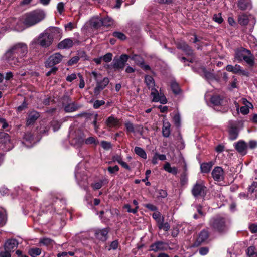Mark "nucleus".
I'll return each mask as SVG.
<instances>
[{"label":"nucleus","mask_w":257,"mask_h":257,"mask_svg":"<svg viewBox=\"0 0 257 257\" xmlns=\"http://www.w3.org/2000/svg\"><path fill=\"white\" fill-rule=\"evenodd\" d=\"M209 237V232L206 230H202L199 234L196 240L193 243V247H197L205 242Z\"/></svg>","instance_id":"obj_17"},{"label":"nucleus","mask_w":257,"mask_h":257,"mask_svg":"<svg viewBox=\"0 0 257 257\" xmlns=\"http://www.w3.org/2000/svg\"><path fill=\"white\" fill-rule=\"evenodd\" d=\"M163 169L166 172L172 173L173 175H176L178 173V169L176 167H171L169 162H166L163 166Z\"/></svg>","instance_id":"obj_30"},{"label":"nucleus","mask_w":257,"mask_h":257,"mask_svg":"<svg viewBox=\"0 0 257 257\" xmlns=\"http://www.w3.org/2000/svg\"><path fill=\"white\" fill-rule=\"evenodd\" d=\"M11 252L9 250L5 249L0 251V257H11Z\"/></svg>","instance_id":"obj_60"},{"label":"nucleus","mask_w":257,"mask_h":257,"mask_svg":"<svg viewBox=\"0 0 257 257\" xmlns=\"http://www.w3.org/2000/svg\"><path fill=\"white\" fill-rule=\"evenodd\" d=\"M249 229L250 231L252 233H256L257 232V225L255 224H252L249 225Z\"/></svg>","instance_id":"obj_64"},{"label":"nucleus","mask_w":257,"mask_h":257,"mask_svg":"<svg viewBox=\"0 0 257 257\" xmlns=\"http://www.w3.org/2000/svg\"><path fill=\"white\" fill-rule=\"evenodd\" d=\"M226 70L228 72H232L234 74H239L244 76H248V72L242 69V67L238 64L234 66L227 65L226 67Z\"/></svg>","instance_id":"obj_16"},{"label":"nucleus","mask_w":257,"mask_h":257,"mask_svg":"<svg viewBox=\"0 0 257 257\" xmlns=\"http://www.w3.org/2000/svg\"><path fill=\"white\" fill-rule=\"evenodd\" d=\"M108 183V180L106 178H103L91 184V186L94 190H98L100 189L102 186L107 184Z\"/></svg>","instance_id":"obj_29"},{"label":"nucleus","mask_w":257,"mask_h":257,"mask_svg":"<svg viewBox=\"0 0 257 257\" xmlns=\"http://www.w3.org/2000/svg\"><path fill=\"white\" fill-rule=\"evenodd\" d=\"M188 182V178L186 174L184 173L181 175L180 177V183L181 185H185L187 184Z\"/></svg>","instance_id":"obj_53"},{"label":"nucleus","mask_w":257,"mask_h":257,"mask_svg":"<svg viewBox=\"0 0 257 257\" xmlns=\"http://www.w3.org/2000/svg\"><path fill=\"white\" fill-rule=\"evenodd\" d=\"M145 82L149 89H151V95L153 97L152 101L154 102H160L162 104H166L167 102L164 95H160L158 91L154 88L155 81L153 77L150 75H146L145 77Z\"/></svg>","instance_id":"obj_6"},{"label":"nucleus","mask_w":257,"mask_h":257,"mask_svg":"<svg viewBox=\"0 0 257 257\" xmlns=\"http://www.w3.org/2000/svg\"><path fill=\"white\" fill-rule=\"evenodd\" d=\"M211 102L215 106L221 105L223 100L219 95H214L211 97L210 99Z\"/></svg>","instance_id":"obj_38"},{"label":"nucleus","mask_w":257,"mask_h":257,"mask_svg":"<svg viewBox=\"0 0 257 257\" xmlns=\"http://www.w3.org/2000/svg\"><path fill=\"white\" fill-rule=\"evenodd\" d=\"M69 140L70 143L77 148H80L85 142L87 145L98 144V141L94 137H89L85 140V136L80 130L71 128L69 132Z\"/></svg>","instance_id":"obj_2"},{"label":"nucleus","mask_w":257,"mask_h":257,"mask_svg":"<svg viewBox=\"0 0 257 257\" xmlns=\"http://www.w3.org/2000/svg\"><path fill=\"white\" fill-rule=\"evenodd\" d=\"M134 152L138 156L143 159H147V154L143 149L139 147H135Z\"/></svg>","instance_id":"obj_36"},{"label":"nucleus","mask_w":257,"mask_h":257,"mask_svg":"<svg viewBox=\"0 0 257 257\" xmlns=\"http://www.w3.org/2000/svg\"><path fill=\"white\" fill-rule=\"evenodd\" d=\"M113 36L121 40H123L126 39L125 35L123 33L120 32H114L113 33Z\"/></svg>","instance_id":"obj_49"},{"label":"nucleus","mask_w":257,"mask_h":257,"mask_svg":"<svg viewBox=\"0 0 257 257\" xmlns=\"http://www.w3.org/2000/svg\"><path fill=\"white\" fill-rule=\"evenodd\" d=\"M238 135V130L236 126H231L229 130V138L231 140H235Z\"/></svg>","instance_id":"obj_32"},{"label":"nucleus","mask_w":257,"mask_h":257,"mask_svg":"<svg viewBox=\"0 0 257 257\" xmlns=\"http://www.w3.org/2000/svg\"><path fill=\"white\" fill-rule=\"evenodd\" d=\"M112 54L111 53H107L105 55H104L102 57L103 60L106 62H109L112 60Z\"/></svg>","instance_id":"obj_48"},{"label":"nucleus","mask_w":257,"mask_h":257,"mask_svg":"<svg viewBox=\"0 0 257 257\" xmlns=\"http://www.w3.org/2000/svg\"><path fill=\"white\" fill-rule=\"evenodd\" d=\"M167 248L168 245L166 243L162 241H157L150 246V250L154 252H158L166 250Z\"/></svg>","instance_id":"obj_19"},{"label":"nucleus","mask_w":257,"mask_h":257,"mask_svg":"<svg viewBox=\"0 0 257 257\" xmlns=\"http://www.w3.org/2000/svg\"><path fill=\"white\" fill-rule=\"evenodd\" d=\"M0 143L5 145L10 143V136L4 132H0Z\"/></svg>","instance_id":"obj_35"},{"label":"nucleus","mask_w":257,"mask_h":257,"mask_svg":"<svg viewBox=\"0 0 257 257\" xmlns=\"http://www.w3.org/2000/svg\"><path fill=\"white\" fill-rule=\"evenodd\" d=\"M249 198L253 200L257 199V181H253L248 188Z\"/></svg>","instance_id":"obj_23"},{"label":"nucleus","mask_w":257,"mask_h":257,"mask_svg":"<svg viewBox=\"0 0 257 257\" xmlns=\"http://www.w3.org/2000/svg\"><path fill=\"white\" fill-rule=\"evenodd\" d=\"M101 145L102 147L105 150H109L112 147L111 144L110 142H107L105 141H102L101 142Z\"/></svg>","instance_id":"obj_51"},{"label":"nucleus","mask_w":257,"mask_h":257,"mask_svg":"<svg viewBox=\"0 0 257 257\" xmlns=\"http://www.w3.org/2000/svg\"><path fill=\"white\" fill-rule=\"evenodd\" d=\"M63 104L64 110L67 112H72L76 111L80 108V105L73 102L68 96L63 98Z\"/></svg>","instance_id":"obj_11"},{"label":"nucleus","mask_w":257,"mask_h":257,"mask_svg":"<svg viewBox=\"0 0 257 257\" xmlns=\"http://www.w3.org/2000/svg\"><path fill=\"white\" fill-rule=\"evenodd\" d=\"M73 41L71 38H66L58 44V47L61 49H69L73 46Z\"/></svg>","instance_id":"obj_25"},{"label":"nucleus","mask_w":257,"mask_h":257,"mask_svg":"<svg viewBox=\"0 0 257 257\" xmlns=\"http://www.w3.org/2000/svg\"><path fill=\"white\" fill-rule=\"evenodd\" d=\"M247 254L248 257H257V252L255 250V247H249L247 250Z\"/></svg>","instance_id":"obj_43"},{"label":"nucleus","mask_w":257,"mask_h":257,"mask_svg":"<svg viewBox=\"0 0 257 257\" xmlns=\"http://www.w3.org/2000/svg\"><path fill=\"white\" fill-rule=\"evenodd\" d=\"M90 23L91 25L95 28H98L102 26V19L98 18H94L92 19Z\"/></svg>","instance_id":"obj_39"},{"label":"nucleus","mask_w":257,"mask_h":257,"mask_svg":"<svg viewBox=\"0 0 257 257\" xmlns=\"http://www.w3.org/2000/svg\"><path fill=\"white\" fill-rule=\"evenodd\" d=\"M6 214L4 210H0V226L4 225L6 222Z\"/></svg>","instance_id":"obj_42"},{"label":"nucleus","mask_w":257,"mask_h":257,"mask_svg":"<svg viewBox=\"0 0 257 257\" xmlns=\"http://www.w3.org/2000/svg\"><path fill=\"white\" fill-rule=\"evenodd\" d=\"M118 245V242L117 240L113 241L110 245V248L108 249L109 250L111 249L115 250L117 248Z\"/></svg>","instance_id":"obj_62"},{"label":"nucleus","mask_w":257,"mask_h":257,"mask_svg":"<svg viewBox=\"0 0 257 257\" xmlns=\"http://www.w3.org/2000/svg\"><path fill=\"white\" fill-rule=\"evenodd\" d=\"M123 161L122 160V157H121V156L118 155V154H116L115 155H114L113 157H112V161L114 162H117L118 164H120V162Z\"/></svg>","instance_id":"obj_61"},{"label":"nucleus","mask_w":257,"mask_h":257,"mask_svg":"<svg viewBox=\"0 0 257 257\" xmlns=\"http://www.w3.org/2000/svg\"><path fill=\"white\" fill-rule=\"evenodd\" d=\"M18 245V242L16 239H10L6 241L4 244V249L12 252L17 247Z\"/></svg>","instance_id":"obj_20"},{"label":"nucleus","mask_w":257,"mask_h":257,"mask_svg":"<svg viewBox=\"0 0 257 257\" xmlns=\"http://www.w3.org/2000/svg\"><path fill=\"white\" fill-rule=\"evenodd\" d=\"M105 124L109 128H118L120 126L121 123L120 119L111 115L105 120Z\"/></svg>","instance_id":"obj_18"},{"label":"nucleus","mask_w":257,"mask_h":257,"mask_svg":"<svg viewBox=\"0 0 257 257\" xmlns=\"http://www.w3.org/2000/svg\"><path fill=\"white\" fill-rule=\"evenodd\" d=\"M63 56L59 53H56L51 55L46 62V66L52 67L59 63L62 60Z\"/></svg>","instance_id":"obj_15"},{"label":"nucleus","mask_w":257,"mask_h":257,"mask_svg":"<svg viewBox=\"0 0 257 257\" xmlns=\"http://www.w3.org/2000/svg\"><path fill=\"white\" fill-rule=\"evenodd\" d=\"M164 219L158 224V227L160 229H163L165 231H168L169 229L170 226L168 223H163Z\"/></svg>","instance_id":"obj_47"},{"label":"nucleus","mask_w":257,"mask_h":257,"mask_svg":"<svg viewBox=\"0 0 257 257\" xmlns=\"http://www.w3.org/2000/svg\"><path fill=\"white\" fill-rule=\"evenodd\" d=\"M170 124L168 122H164L162 127V134L164 137H168L170 134Z\"/></svg>","instance_id":"obj_34"},{"label":"nucleus","mask_w":257,"mask_h":257,"mask_svg":"<svg viewBox=\"0 0 257 257\" xmlns=\"http://www.w3.org/2000/svg\"><path fill=\"white\" fill-rule=\"evenodd\" d=\"M129 58L126 54L121 55L119 58H114L112 62V67L115 70H123L125 63Z\"/></svg>","instance_id":"obj_12"},{"label":"nucleus","mask_w":257,"mask_h":257,"mask_svg":"<svg viewBox=\"0 0 257 257\" xmlns=\"http://www.w3.org/2000/svg\"><path fill=\"white\" fill-rule=\"evenodd\" d=\"M237 5L238 8L243 11L250 9L252 7L250 0H238Z\"/></svg>","instance_id":"obj_26"},{"label":"nucleus","mask_w":257,"mask_h":257,"mask_svg":"<svg viewBox=\"0 0 257 257\" xmlns=\"http://www.w3.org/2000/svg\"><path fill=\"white\" fill-rule=\"evenodd\" d=\"M40 114L38 112L33 111L31 112L28 117L27 120V125L33 124L35 121L39 118Z\"/></svg>","instance_id":"obj_27"},{"label":"nucleus","mask_w":257,"mask_h":257,"mask_svg":"<svg viewBox=\"0 0 257 257\" xmlns=\"http://www.w3.org/2000/svg\"><path fill=\"white\" fill-rule=\"evenodd\" d=\"M152 217L155 220L157 224L161 223V221L163 220V217L159 212H154L152 215Z\"/></svg>","instance_id":"obj_44"},{"label":"nucleus","mask_w":257,"mask_h":257,"mask_svg":"<svg viewBox=\"0 0 257 257\" xmlns=\"http://www.w3.org/2000/svg\"><path fill=\"white\" fill-rule=\"evenodd\" d=\"M46 16L44 10L38 9L23 15L22 17V21L27 27H29L43 21Z\"/></svg>","instance_id":"obj_3"},{"label":"nucleus","mask_w":257,"mask_h":257,"mask_svg":"<svg viewBox=\"0 0 257 257\" xmlns=\"http://www.w3.org/2000/svg\"><path fill=\"white\" fill-rule=\"evenodd\" d=\"M24 141L22 142L23 144H26V142H30L32 145H26L27 147H32V145L36 143V141L34 139L33 135L30 132L25 133L24 136Z\"/></svg>","instance_id":"obj_28"},{"label":"nucleus","mask_w":257,"mask_h":257,"mask_svg":"<svg viewBox=\"0 0 257 257\" xmlns=\"http://www.w3.org/2000/svg\"><path fill=\"white\" fill-rule=\"evenodd\" d=\"M65 4L63 2H59L57 6V9L60 14H62L64 10Z\"/></svg>","instance_id":"obj_58"},{"label":"nucleus","mask_w":257,"mask_h":257,"mask_svg":"<svg viewBox=\"0 0 257 257\" xmlns=\"http://www.w3.org/2000/svg\"><path fill=\"white\" fill-rule=\"evenodd\" d=\"M124 208L127 209L128 212L135 214L137 212L138 206L136 207L134 209H131L130 205L127 204L124 206Z\"/></svg>","instance_id":"obj_52"},{"label":"nucleus","mask_w":257,"mask_h":257,"mask_svg":"<svg viewBox=\"0 0 257 257\" xmlns=\"http://www.w3.org/2000/svg\"><path fill=\"white\" fill-rule=\"evenodd\" d=\"M213 20L215 22L221 24L223 22V18L221 17V14H215L213 16Z\"/></svg>","instance_id":"obj_57"},{"label":"nucleus","mask_w":257,"mask_h":257,"mask_svg":"<svg viewBox=\"0 0 257 257\" xmlns=\"http://www.w3.org/2000/svg\"><path fill=\"white\" fill-rule=\"evenodd\" d=\"M42 249L38 247H32L28 250L29 254L32 257H37L40 255Z\"/></svg>","instance_id":"obj_33"},{"label":"nucleus","mask_w":257,"mask_h":257,"mask_svg":"<svg viewBox=\"0 0 257 257\" xmlns=\"http://www.w3.org/2000/svg\"><path fill=\"white\" fill-rule=\"evenodd\" d=\"M102 25L105 26H110L113 25V20L110 17H107L102 19Z\"/></svg>","instance_id":"obj_41"},{"label":"nucleus","mask_w":257,"mask_h":257,"mask_svg":"<svg viewBox=\"0 0 257 257\" xmlns=\"http://www.w3.org/2000/svg\"><path fill=\"white\" fill-rule=\"evenodd\" d=\"M171 88L175 94H178L179 93L180 88L178 84L176 82L173 81L171 82Z\"/></svg>","instance_id":"obj_45"},{"label":"nucleus","mask_w":257,"mask_h":257,"mask_svg":"<svg viewBox=\"0 0 257 257\" xmlns=\"http://www.w3.org/2000/svg\"><path fill=\"white\" fill-rule=\"evenodd\" d=\"M77 78V75L75 73H72L68 76H67L66 77V80L68 81V82H72V81H73L74 80L76 79Z\"/></svg>","instance_id":"obj_63"},{"label":"nucleus","mask_w":257,"mask_h":257,"mask_svg":"<svg viewBox=\"0 0 257 257\" xmlns=\"http://www.w3.org/2000/svg\"><path fill=\"white\" fill-rule=\"evenodd\" d=\"M177 47L178 49H181L187 55H191L193 54L191 48L184 41L178 42Z\"/></svg>","instance_id":"obj_21"},{"label":"nucleus","mask_w":257,"mask_h":257,"mask_svg":"<svg viewBox=\"0 0 257 257\" xmlns=\"http://www.w3.org/2000/svg\"><path fill=\"white\" fill-rule=\"evenodd\" d=\"M105 104V101L104 100H96L93 104V107L95 109L99 108L101 106Z\"/></svg>","instance_id":"obj_55"},{"label":"nucleus","mask_w":257,"mask_h":257,"mask_svg":"<svg viewBox=\"0 0 257 257\" xmlns=\"http://www.w3.org/2000/svg\"><path fill=\"white\" fill-rule=\"evenodd\" d=\"M237 21L240 25L243 26H246L249 22H252L253 24L255 23V21L253 17L251 15L244 13H241L238 15Z\"/></svg>","instance_id":"obj_14"},{"label":"nucleus","mask_w":257,"mask_h":257,"mask_svg":"<svg viewBox=\"0 0 257 257\" xmlns=\"http://www.w3.org/2000/svg\"><path fill=\"white\" fill-rule=\"evenodd\" d=\"M75 176L78 185L85 190L87 191L88 183L87 181L88 177L86 175V170L80 164H78L76 167Z\"/></svg>","instance_id":"obj_8"},{"label":"nucleus","mask_w":257,"mask_h":257,"mask_svg":"<svg viewBox=\"0 0 257 257\" xmlns=\"http://www.w3.org/2000/svg\"><path fill=\"white\" fill-rule=\"evenodd\" d=\"M209 252V248L207 247H202L199 249V254L201 255H205Z\"/></svg>","instance_id":"obj_59"},{"label":"nucleus","mask_w":257,"mask_h":257,"mask_svg":"<svg viewBox=\"0 0 257 257\" xmlns=\"http://www.w3.org/2000/svg\"><path fill=\"white\" fill-rule=\"evenodd\" d=\"M53 41L52 35L48 32L44 31L41 33L37 38H35L31 42L30 45L33 47L39 44L42 47L47 48L51 45Z\"/></svg>","instance_id":"obj_7"},{"label":"nucleus","mask_w":257,"mask_h":257,"mask_svg":"<svg viewBox=\"0 0 257 257\" xmlns=\"http://www.w3.org/2000/svg\"><path fill=\"white\" fill-rule=\"evenodd\" d=\"M108 233V230L107 228L97 229L95 230V236L99 240L105 241L107 238Z\"/></svg>","instance_id":"obj_24"},{"label":"nucleus","mask_w":257,"mask_h":257,"mask_svg":"<svg viewBox=\"0 0 257 257\" xmlns=\"http://www.w3.org/2000/svg\"><path fill=\"white\" fill-rule=\"evenodd\" d=\"M180 120L181 118L180 114L179 113L175 114L173 117V121L176 126H179L180 125Z\"/></svg>","instance_id":"obj_54"},{"label":"nucleus","mask_w":257,"mask_h":257,"mask_svg":"<svg viewBox=\"0 0 257 257\" xmlns=\"http://www.w3.org/2000/svg\"><path fill=\"white\" fill-rule=\"evenodd\" d=\"M209 226L212 230L219 234L226 233L229 227L227 219L221 215H216L209 221Z\"/></svg>","instance_id":"obj_4"},{"label":"nucleus","mask_w":257,"mask_h":257,"mask_svg":"<svg viewBox=\"0 0 257 257\" xmlns=\"http://www.w3.org/2000/svg\"><path fill=\"white\" fill-rule=\"evenodd\" d=\"M107 170L110 174H115L118 172L119 168L117 165H115L113 167L109 166Z\"/></svg>","instance_id":"obj_50"},{"label":"nucleus","mask_w":257,"mask_h":257,"mask_svg":"<svg viewBox=\"0 0 257 257\" xmlns=\"http://www.w3.org/2000/svg\"><path fill=\"white\" fill-rule=\"evenodd\" d=\"M254 59L250 50L241 47L235 50L233 61L241 62L244 60L249 67H252L255 64Z\"/></svg>","instance_id":"obj_5"},{"label":"nucleus","mask_w":257,"mask_h":257,"mask_svg":"<svg viewBox=\"0 0 257 257\" xmlns=\"http://www.w3.org/2000/svg\"><path fill=\"white\" fill-rule=\"evenodd\" d=\"M27 53V45L24 43H18L7 51L3 59L9 65L14 67L22 62V58L26 56Z\"/></svg>","instance_id":"obj_1"},{"label":"nucleus","mask_w":257,"mask_h":257,"mask_svg":"<svg viewBox=\"0 0 257 257\" xmlns=\"http://www.w3.org/2000/svg\"><path fill=\"white\" fill-rule=\"evenodd\" d=\"M213 163L212 162L203 163L200 164V169L202 173H207L209 172Z\"/></svg>","instance_id":"obj_31"},{"label":"nucleus","mask_w":257,"mask_h":257,"mask_svg":"<svg viewBox=\"0 0 257 257\" xmlns=\"http://www.w3.org/2000/svg\"><path fill=\"white\" fill-rule=\"evenodd\" d=\"M79 60V57L77 56L73 57L68 62V65L69 66L73 65L75 64H76Z\"/></svg>","instance_id":"obj_56"},{"label":"nucleus","mask_w":257,"mask_h":257,"mask_svg":"<svg viewBox=\"0 0 257 257\" xmlns=\"http://www.w3.org/2000/svg\"><path fill=\"white\" fill-rule=\"evenodd\" d=\"M235 148L236 150L242 155L246 154V151L248 147L246 143L243 141H239L235 144Z\"/></svg>","instance_id":"obj_22"},{"label":"nucleus","mask_w":257,"mask_h":257,"mask_svg":"<svg viewBox=\"0 0 257 257\" xmlns=\"http://www.w3.org/2000/svg\"><path fill=\"white\" fill-rule=\"evenodd\" d=\"M127 132L129 133H134L135 132L133 124L130 121H126L124 123Z\"/></svg>","instance_id":"obj_46"},{"label":"nucleus","mask_w":257,"mask_h":257,"mask_svg":"<svg viewBox=\"0 0 257 257\" xmlns=\"http://www.w3.org/2000/svg\"><path fill=\"white\" fill-rule=\"evenodd\" d=\"M39 243L43 245L49 246H52L54 241L49 238L44 237L40 239Z\"/></svg>","instance_id":"obj_40"},{"label":"nucleus","mask_w":257,"mask_h":257,"mask_svg":"<svg viewBox=\"0 0 257 257\" xmlns=\"http://www.w3.org/2000/svg\"><path fill=\"white\" fill-rule=\"evenodd\" d=\"M192 195L195 197H204L206 194V188L202 182H197L192 189Z\"/></svg>","instance_id":"obj_10"},{"label":"nucleus","mask_w":257,"mask_h":257,"mask_svg":"<svg viewBox=\"0 0 257 257\" xmlns=\"http://www.w3.org/2000/svg\"><path fill=\"white\" fill-rule=\"evenodd\" d=\"M91 74L96 82V86L94 88V92L95 94L97 95L99 93L100 91L104 89L108 84L109 79L106 77L102 79L101 74L95 71H92Z\"/></svg>","instance_id":"obj_9"},{"label":"nucleus","mask_w":257,"mask_h":257,"mask_svg":"<svg viewBox=\"0 0 257 257\" xmlns=\"http://www.w3.org/2000/svg\"><path fill=\"white\" fill-rule=\"evenodd\" d=\"M242 100L243 102L245 104V105L241 107L240 111L242 114L246 115L249 112V105H251V104L248 101H247L246 99H243Z\"/></svg>","instance_id":"obj_37"},{"label":"nucleus","mask_w":257,"mask_h":257,"mask_svg":"<svg viewBox=\"0 0 257 257\" xmlns=\"http://www.w3.org/2000/svg\"><path fill=\"white\" fill-rule=\"evenodd\" d=\"M211 175L215 181L220 182L224 180L225 173L222 167L217 166L213 169Z\"/></svg>","instance_id":"obj_13"}]
</instances>
